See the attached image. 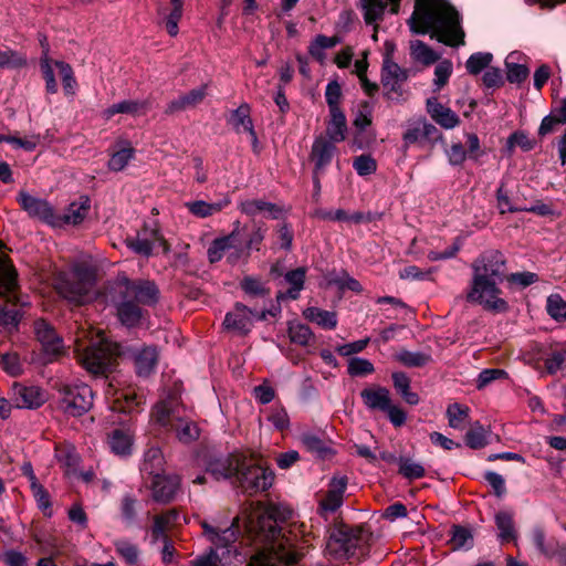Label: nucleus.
<instances>
[{
	"mask_svg": "<svg viewBox=\"0 0 566 566\" xmlns=\"http://www.w3.org/2000/svg\"><path fill=\"white\" fill-rule=\"evenodd\" d=\"M291 516L289 507L272 504L249 517L247 530L261 548L247 566H298L307 541L301 543L296 527L285 524Z\"/></svg>",
	"mask_w": 566,
	"mask_h": 566,
	"instance_id": "1",
	"label": "nucleus"
},
{
	"mask_svg": "<svg viewBox=\"0 0 566 566\" xmlns=\"http://www.w3.org/2000/svg\"><path fill=\"white\" fill-rule=\"evenodd\" d=\"M409 24L412 32L429 33L431 39L448 46L465 44L461 14L447 0H416Z\"/></svg>",
	"mask_w": 566,
	"mask_h": 566,
	"instance_id": "2",
	"label": "nucleus"
},
{
	"mask_svg": "<svg viewBox=\"0 0 566 566\" xmlns=\"http://www.w3.org/2000/svg\"><path fill=\"white\" fill-rule=\"evenodd\" d=\"M505 263L504 255L497 250L482 253L472 264L473 277L467 300L482 305L488 311H507V302L500 297L501 290L497 287L504 274Z\"/></svg>",
	"mask_w": 566,
	"mask_h": 566,
	"instance_id": "3",
	"label": "nucleus"
},
{
	"mask_svg": "<svg viewBox=\"0 0 566 566\" xmlns=\"http://www.w3.org/2000/svg\"><path fill=\"white\" fill-rule=\"evenodd\" d=\"M74 346L78 361L94 375L109 371L120 354L119 345L108 342L102 331H78Z\"/></svg>",
	"mask_w": 566,
	"mask_h": 566,
	"instance_id": "4",
	"label": "nucleus"
},
{
	"mask_svg": "<svg viewBox=\"0 0 566 566\" xmlns=\"http://www.w3.org/2000/svg\"><path fill=\"white\" fill-rule=\"evenodd\" d=\"M370 542L368 528L340 524L329 532L325 552L334 559H360L368 554Z\"/></svg>",
	"mask_w": 566,
	"mask_h": 566,
	"instance_id": "5",
	"label": "nucleus"
},
{
	"mask_svg": "<svg viewBox=\"0 0 566 566\" xmlns=\"http://www.w3.org/2000/svg\"><path fill=\"white\" fill-rule=\"evenodd\" d=\"M151 419L158 426L174 431L176 438L185 444L199 438L197 423L187 417L186 409L176 395L158 401L153 408Z\"/></svg>",
	"mask_w": 566,
	"mask_h": 566,
	"instance_id": "6",
	"label": "nucleus"
},
{
	"mask_svg": "<svg viewBox=\"0 0 566 566\" xmlns=\"http://www.w3.org/2000/svg\"><path fill=\"white\" fill-rule=\"evenodd\" d=\"M95 283L94 271L77 264L67 272H61L54 280V289L60 296L75 304H83L90 298Z\"/></svg>",
	"mask_w": 566,
	"mask_h": 566,
	"instance_id": "7",
	"label": "nucleus"
},
{
	"mask_svg": "<svg viewBox=\"0 0 566 566\" xmlns=\"http://www.w3.org/2000/svg\"><path fill=\"white\" fill-rule=\"evenodd\" d=\"M93 406V390L86 384H62L57 388L56 407L69 417H81Z\"/></svg>",
	"mask_w": 566,
	"mask_h": 566,
	"instance_id": "8",
	"label": "nucleus"
},
{
	"mask_svg": "<svg viewBox=\"0 0 566 566\" xmlns=\"http://www.w3.org/2000/svg\"><path fill=\"white\" fill-rule=\"evenodd\" d=\"M235 480L243 492L252 495L268 490L274 481V473L271 469L261 464H253L241 457V465Z\"/></svg>",
	"mask_w": 566,
	"mask_h": 566,
	"instance_id": "9",
	"label": "nucleus"
},
{
	"mask_svg": "<svg viewBox=\"0 0 566 566\" xmlns=\"http://www.w3.org/2000/svg\"><path fill=\"white\" fill-rule=\"evenodd\" d=\"M113 292L129 297L138 305H153L158 300V289L150 281H130L126 276H118Z\"/></svg>",
	"mask_w": 566,
	"mask_h": 566,
	"instance_id": "10",
	"label": "nucleus"
},
{
	"mask_svg": "<svg viewBox=\"0 0 566 566\" xmlns=\"http://www.w3.org/2000/svg\"><path fill=\"white\" fill-rule=\"evenodd\" d=\"M0 296L15 307L30 305L29 298L19 291L17 272L9 260L0 255Z\"/></svg>",
	"mask_w": 566,
	"mask_h": 566,
	"instance_id": "11",
	"label": "nucleus"
},
{
	"mask_svg": "<svg viewBox=\"0 0 566 566\" xmlns=\"http://www.w3.org/2000/svg\"><path fill=\"white\" fill-rule=\"evenodd\" d=\"M34 333L42 346L45 363H51L64 355L65 347L63 339L45 319L41 318L34 322Z\"/></svg>",
	"mask_w": 566,
	"mask_h": 566,
	"instance_id": "12",
	"label": "nucleus"
},
{
	"mask_svg": "<svg viewBox=\"0 0 566 566\" xmlns=\"http://www.w3.org/2000/svg\"><path fill=\"white\" fill-rule=\"evenodd\" d=\"M18 202L30 217L38 218L52 227H61L59 214L54 212V209L46 200L33 197L25 191H20Z\"/></svg>",
	"mask_w": 566,
	"mask_h": 566,
	"instance_id": "13",
	"label": "nucleus"
},
{
	"mask_svg": "<svg viewBox=\"0 0 566 566\" xmlns=\"http://www.w3.org/2000/svg\"><path fill=\"white\" fill-rule=\"evenodd\" d=\"M106 398L113 411L132 413L143 403V396L137 395L135 389H115L111 382L106 391Z\"/></svg>",
	"mask_w": 566,
	"mask_h": 566,
	"instance_id": "14",
	"label": "nucleus"
},
{
	"mask_svg": "<svg viewBox=\"0 0 566 566\" xmlns=\"http://www.w3.org/2000/svg\"><path fill=\"white\" fill-rule=\"evenodd\" d=\"M439 137L438 128L424 118H418L407 124L402 135L403 148L426 142H433Z\"/></svg>",
	"mask_w": 566,
	"mask_h": 566,
	"instance_id": "15",
	"label": "nucleus"
},
{
	"mask_svg": "<svg viewBox=\"0 0 566 566\" xmlns=\"http://www.w3.org/2000/svg\"><path fill=\"white\" fill-rule=\"evenodd\" d=\"M408 78V71L401 69L394 61L386 59L381 70V83L385 94L389 99H395L401 95V85Z\"/></svg>",
	"mask_w": 566,
	"mask_h": 566,
	"instance_id": "16",
	"label": "nucleus"
},
{
	"mask_svg": "<svg viewBox=\"0 0 566 566\" xmlns=\"http://www.w3.org/2000/svg\"><path fill=\"white\" fill-rule=\"evenodd\" d=\"M202 528L209 542L214 546L213 549L227 548V553L230 554V548L239 535V517H234L232 524L226 528L213 527L206 522L202 523Z\"/></svg>",
	"mask_w": 566,
	"mask_h": 566,
	"instance_id": "17",
	"label": "nucleus"
},
{
	"mask_svg": "<svg viewBox=\"0 0 566 566\" xmlns=\"http://www.w3.org/2000/svg\"><path fill=\"white\" fill-rule=\"evenodd\" d=\"M256 314L243 304L238 303L233 311L226 315L223 325L226 329L239 335H247L253 325Z\"/></svg>",
	"mask_w": 566,
	"mask_h": 566,
	"instance_id": "18",
	"label": "nucleus"
},
{
	"mask_svg": "<svg viewBox=\"0 0 566 566\" xmlns=\"http://www.w3.org/2000/svg\"><path fill=\"white\" fill-rule=\"evenodd\" d=\"M241 465L240 454H229L223 458L212 459L208 462L206 472L214 480L235 478Z\"/></svg>",
	"mask_w": 566,
	"mask_h": 566,
	"instance_id": "19",
	"label": "nucleus"
},
{
	"mask_svg": "<svg viewBox=\"0 0 566 566\" xmlns=\"http://www.w3.org/2000/svg\"><path fill=\"white\" fill-rule=\"evenodd\" d=\"M400 0H360L359 6L363 10L364 20L367 24L375 25L384 19L386 8L390 6V12L396 14L399 10Z\"/></svg>",
	"mask_w": 566,
	"mask_h": 566,
	"instance_id": "20",
	"label": "nucleus"
},
{
	"mask_svg": "<svg viewBox=\"0 0 566 566\" xmlns=\"http://www.w3.org/2000/svg\"><path fill=\"white\" fill-rule=\"evenodd\" d=\"M112 300L116 303L117 316L123 325L133 327L139 324L143 317L140 305L129 297H124V295H117L116 293H114Z\"/></svg>",
	"mask_w": 566,
	"mask_h": 566,
	"instance_id": "21",
	"label": "nucleus"
},
{
	"mask_svg": "<svg viewBox=\"0 0 566 566\" xmlns=\"http://www.w3.org/2000/svg\"><path fill=\"white\" fill-rule=\"evenodd\" d=\"M14 402L18 408L35 409L45 401L44 392L35 386H22L15 384L13 386Z\"/></svg>",
	"mask_w": 566,
	"mask_h": 566,
	"instance_id": "22",
	"label": "nucleus"
},
{
	"mask_svg": "<svg viewBox=\"0 0 566 566\" xmlns=\"http://www.w3.org/2000/svg\"><path fill=\"white\" fill-rule=\"evenodd\" d=\"M178 486L179 478L176 475L161 474L150 481L153 496L158 502H169L175 496Z\"/></svg>",
	"mask_w": 566,
	"mask_h": 566,
	"instance_id": "23",
	"label": "nucleus"
},
{
	"mask_svg": "<svg viewBox=\"0 0 566 566\" xmlns=\"http://www.w3.org/2000/svg\"><path fill=\"white\" fill-rule=\"evenodd\" d=\"M360 398L369 410L382 411L391 402L390 391L386 387L373 386L360 391Z\"/></svg>",
	"mask_w": 566,
	"mask_h": 566,
	"instance_id": "24",
	"label": "nucleus"
},
{
	"mask_svg": "<svg viewBox=\"0 0 566 566\" xmlns=\"http://www.w3.org/2000/svg\"><path fill=\"white\" fill-rule=\"evenodd\" d=\"M427 111L432 119L446 129H452L460 123L459 116L451 108L439 103L437 98L427 101Z\"/></svg>",
	"mask_w": 566,
	"mask_h": 566,
	"instance_id": "25",
	"label": "nucleus"
},
{
	"mask_svg": "<svg viewBox=\"0 0 566 566\" xmlns=\"http://www.w3.org/2000/svg\"><path fill=\"white\" fill-rule=\"evenodd\" d=\"M346 486V478L332 479L326 495L319 501L321 510L324 512H335L343 504Z\"/></svg>",
	"mask_w": 566,
	"mask_h": 566,
	"instance_id": "26",
	"label": "nucleus"
},
{
	"mask_svg": "<svg viewBox=\"0 0 566 566\" xmlns=\"http://www.w3.org/2000/svg\"><path fill=\"white\" fill-rule=\"evenodd\" d=\"M334 144L322 136L314 140L311 158L315 163V175L331 164L336 149Z\"/></svg>",
	"mask_w": 566,
	"mask_h": 566,
	"instance_id": "27",
	"label": "nucleus"
},
{
	"mask_svg": "<svg viewBox=\"0 0 566 566\" xmlns=\"http://www.w3.org/2000/svg\"><path fill=\"white\" fill-rule=\"evenodd\" d=\"M111 451L118 457H127L132 453L134 438L129 429H114L107 438Z\"/></svg>",
	"mask_w": 566,
	"mask_h": 566,
	"instance_id": "28",
	"label": "nucleus"
},
{
	"mask_svg": "<svg viewBox=\"0 0 566 566\" xmlns=\"http://www.w3.org/2000/svg\"><path fill=\"white\" fill-rule=\"evenodd\" d=\"M229 123L235 132L248 133L254 145L258 143L256 133L250 117V106L248 104H241L237 109L232 111Z\"/></svg>",
	"mask_w": 566,
	"mask_h": 566,
	"instance_id": "29",
	"label": "nucleus"
},
{
	"mask_svg": "<svg viewBox=\"0 0 566 566\" xmlns=\"http://www.w3.org/2000/svg\"><path fill=\"white\" fill-rule=\"evenodd\" d=\"M140 471L150 479L165 474V459L159 448L150 447L146 450Z\"/></svg>",
	"mask_w": 566,
	"mask_h": 566,
	"instance_id": "30",
	"label": "nucleus"
},
{
	"mask_svg": "<svg viewBox=\"0 0 566 566\" xmlns=\"http://www.w3.org/2000/svg\"><path fill=\"white\" fill-rule=\"evenodd\" d=\"M306 271L304 268H297L295 270L289 271L284 275V281L289 284V289L285 293H280L277 295V300H297L301 291L304 287Z\"/></svg>",
	"mask_w": 566,
	"mask_h": 566,
	"instance_id": "31",
	"label": "nucleus"
},
{
	"mask_svg": "<svg viewBox=\"0 0 566 566\" xmlns=\"http://www.w3.org/2000/svg\"><path fill=\"white\" fill-rule=\"evenodd\" d=\"M118 149L112 153L107 167L112 171H122L135 156V149L127 140L117 144Z\"/></svg>",
	"mask_w": 566,
	"mask_h": 566,
	"instance_id": "32",
	"label": "nucleus"
},
{
	"mask_svg": "<svg viewBox=\"0 0 566 566\" xmlns=\"http://www.w3.org/2000/svg\"><path fill=\"white\" fill-rule=\"evenodd\" d=\"M156 242L163 244L165 247V250L167 249V243L158 230L151 231V238H140L138 235L135 239H130L127 241V245L135 253L144 256H149L153 252V248Z\"/></svg>",
	"mask_w": 566,
	"mask_h": 566,
	"instance_id": "33",
	"label": "nucleus"
},
{
	"mask_svg": "<svg viewBox=\"0 0 566 566\" xmlns=\"http://www.w3.org/2000/svg\"><path fill=\"white\" fill-rule=\"evenodd\" d=\"M239 209L242 213L250 217H254L262 212H268L273 218H277V214L281 212L276 205L260 199L244 200L240 202Z\"/></svg>",
	"mask_w": 566,
	"mask_h": 566,
	"instance_id": "34",
	"label": "nucleus"
},
{
	"mask_svg": "<svg viewBox=\"0 0 566 566\" xmlns=\"http://www.w3.org/2000/svg\"><path fill=\"white\" fill-rule=\"evenodd\" d=\"M230 205V199L224 198L218 202H206L203 200H197L187 202L186 207L187 209L196 217L198 218H207L210 217L217 212H220L222 209L228 207Z\"/></svg>",
	"mask_w": 566,
	"mask_h": 566,
	"instance_id": "35",
	"label": "nucleus"
},
{
	"mask_svg": "<svg viewBox=\"0 0 566 566\" xmlns=\"http://www.w3.org/2000/svg\"><path fill=\"white\" fill-rule=\"evenodd\" d=\"M303 316L310 322L316 323L324 329H334L337 326V316L335 312L322 310L318 307H307Z\"/></svg>",
	"mask_w": 566,
	"mask_h": 566,
	"instance_id": "36",
	"label": "nucleus"
},
{
	"mask_svg": "<svg viewBox=\"0 0 566 566\" xmlns=\"http://www.w3.org/2000/svg\"><path fill=\"white\" fill-rule=\"evenodd\" d=\"M157 352L155 348L146 347L135 355V368L138 376L147 377L157 364Z\"/></svg>",
	"mask_w": 566,
	"mask_h": 566,
	"instance_id": "37",
	"label": "nucleus"
},
{
	"mask_svg": "<svg viewBox=\"0 0 566 566\" xmlns=\"http://www.w3.org/2000/svg\"><path fill=\"white\" fill-rule=\"evenodd\" d=\"M410 55L423 65H431L440 60V54L421 40L410 42Z\"/></svg>",
	"mask_w": 566,
	"mask_h": 566,
	"instance_id": "38",
	"label": "nucleus"
},
{
	"mask_svg": "<svg viewBox=\"0 0 566 566\" xmlns=\"http://www.w3.org/2000/svg\"><path fill=\"white\" fill-rule=\"evenodd\" d=\"M171 9L166 14L164 8L158 9V13L165 15V25L170 36H176L179 32L178 23L184 13V0H169Z\"/></svg>",
	"mask_w": 566,
	"mask_h": 566,
	"instance_id": "39",
	"label": "nucleus"
},
{
	"mask_svg": "<svg viewBox=\"0 0 566 566\" xmlns=\"http://www.w3.org/2000/svg\"><path fill=\"white\" fill-rule=\"evenodd\" d=\"M331 119L327 124L326 134L331 142L339 143L346 137V117L343 111L329 112Z\"/></svg>",
	"mask_w": 566,
	"mask_h": 566,
	"instance_id": "40",
	"label": "nucleus"
},
{
	"mask_svg": "<svg viewBox=\"0 0 566 566\" xmlns=\"http://www.w3.org/2000/svg\"><path fill=\"white\" fill-rule=\"evenodd\" d=\"M90 210V200L87 198L81 199L78 202H72L66 212L59 214L61 227L63 224H78L81 223Z\"/></svg>",
	"mask_w": 566,
	"mask_h": 566,
	"instance_id": "41",
	"label": "nucleus"
},
{
	"mask_svg": "<svg viewBox=\"0 0 566 566\" xmlns=\"http://www.w3.org/2000/svg\"><path fill=\"white\" fill-rule=\"evenodd\" d=\"M146 109V102L125 99L113 104L103 112V117L108 120L116 114L138 115Z\"/></svg>",
	"mask_w": 566,
	"mask_h": 566,
	"instance_id": "42",
	"label": "nucleus"
},
{
	"mask_svg": "<svg viewBox=\"0 0 566 566\" xmlns=\"http://www.w3.org/2000/svg\"><path fill=\"white\" fill-rule=\"evenodd\" d=\"M394 358L401 365L409 368L423 367L432 360L430 354L422 352H410L407 349L399 350L395 354Z\"/></svg>",
	"mask_w": 566,
	"mask_h": 566,
	"instance_id": "43",
	"label": "nucleus"
},
{
	"mask_svg": "<svg viewBox=\"0 0 566 566\" xmlns=\"http://www.w3.org/2000/svg\"><path fill=\"white\" fill-rule=\"evenodd\" d=\"M301 442L307 451L321 458H326L332 453L328 442L314 433L302 434Z\"/></svg>",
	"mask_w": 566,
	"mask_h": 566,
	"instance_id": "44",
	"label": "nucleus"
},
{
	"mask_svg": "<svg viewBox=\"0 0 566 566\" xmlns=\"http://www.w3.org/2000/svg\"><path fill=\"white\" fill-rule=\"evenodd\" d=\"M506 80L510 83L520 84L525 81L530 74V70L524 64L515 62V53H511L505 60Z\"/></svg>",
	"mask_w": 566,
	"mask_h": 566,
	"instance_id": "45",
	"label": "nucleus"
},
{
	"mask_svg": "<svg viewBox=\"0 0 566 566\" xmlns=\"http://www.w3.org/2000/svg\"><path fill=\"white\" fill-rule=\"evenodd\" d=\"M338 43L337 38L319 34L311 42L308 53L318 62L325 60V50L334 48Z\"/></svg>",
	"mask_w": 566,
	"mask_h": 566,
	"instance_id": "46",
	"label": "nucleus"
},
{
	"mask_svg": "<svg viewBox=\"0 0 566 566\" xmlns=\"http://www.w3.org/2000/svg\"><path fill=\"white\" fill-rule=\"evenodd\" d=\"M399 474L408 480H418L426 475V469L419 462L413 461L411 458L400 457L398 459Z\"/></svg>",
	"mask_w": 566,
	"mask_h": 566,
	"instance_id": "47",
	"label": "nucleus"
},
{
	"mask_svg": "<svg viewBox=\"0 0 566 566\" xmlns=\"http://www.w3.org/2000/svg\"><path fill=\"white\" fill-rule=\"evenodd\" d=\"M230 235H234V242L231 244V247H229L227 251V261L228 263L234 265L240 260H247L250 253L242 243L238 224L230 233Z\"/></svg>",
	"mask_w": 566,
	"mask_h": 566,
	"instance_id": "48",
	"label": "nucleus"
},
{
	"mask_svg": "<svg viewBox=\"0 0 566 566\" xmlns=\"http://www.w3.org/2000/svg\"><path fill=\"white\" fill-rule=\"evenodd\" d=\"M178 513L176 511H169L154 517V525L151 527V536L154 541L164 539L166 530L175 523Z\"/></svg>",
	"mask_w": 566,
	"mask_h": 566,
	"instance_id": "49",
	"label": "nucleus"
},
{
	"mask_svg": "<svg viewBox=\"0 0 566 566\" xmlns=\"http://www.w3.org/2000/svg\"><path fill=\"white\" fill-rule=\"evenodd\" d=\"M234 235H224L214 239L208 248L207 255L210 263L219 262L223 255H227L229 247L234 242Z\"/></svg>",
	"mask_w": 566,
	"mask_h": 566,
	"instance_id": "50",
	"label": "nucleus"
},
{
	"mask_svg": "<svg viewBox=\"0 0 566 566\" xmlns=\"http://www.w3.org/2000/svg\"><path fill=\"white\" fill-rule=\"evenodd\" d=\"M289 337L292 343L300 346H308L314 340V334L311 328L301 323H290Z\"/></svg>",
	"mask_w": 566,
	"mask_h": 566,
	"instance_id": "51",
	"label": "nucleus"
},
{
	"mask_svg": "<svg viewBox=\"0 0 566 566\" xmlns=\"http://www.w3.org/2000/svg\"><path fill=\"white\" fill-rule=\"evenodd\" d=\"M495 524L500 531V537L503 542L514 539L515 530L513 514L507 511H501L495 515Z\"/></svg>",
	"mask_w": 566,
	"mask_h": 566,
	"instance_id": "52",
	"label": "nucleus"
},
{
	"mask_svg": "<svg viewBox=\"0 0 566 566\" xmlns=\"http://www.w3.org/2000/svg\"><path fill=\"white\" fill-rule=\"evenodd\" d=\"M470 409L460 403H451L447 408V418L449 426L453 429H463L467 419L469 418Z\"/></svg>",
	"mask_w": 566,
	"mask_h": 566,
	"instance_id": "53",
	"label": "nucleus"
},
{
	"mask_svg": "<svg viewBox=\"0 0 566 566\" xmlns=\"http://www.w3.org/2000/svg\"><path fill=\"white\" fill-rule=\"evenodd\" d=\"M23 316L20 308L6 310L0 305V331L12 332L18 328V325Z\"/></svg>",
	"mask_w": 566,
	"mask_h": 566,
	"instance_id": "54",
	"label": "nucleus"
},
{
	"mask_svg": "<svg viewBox=\"0 0 566 566\" xmlns=\"http://www.w3.org/2000/svg\"><path fill=\"white\" fill-rule=\"evenodd\" d=\"M27 65V56L12 49L0 50V69H20Z\"/></svg>",
	"mask_w": 566,
	"mask_h": 566,
	"instance_id": "55",
	"label": "nucleus"
},
{
	"mask_svg": "<svg viewBox=\"0 0 566 566\" xmlns=\"http://www.w3.org/2000/svg\"><path fill=\"white\" fill-rule=\"evenodd\" d=\"M493 60V55L489 52H478L472 54L465 63V67L470 74L476 75L486 69Z\"/></svg>",
	"mask_w": 566,
	"mask_h": 566,
	"instance_id": "56",
	"label": "nucleus"
},
{
	"mask_svg": "<svg viewBox=\"0 0 566 566\" xmlns=\"http://www.w3.org/2000/svg\"><path fill=\"white\" fill-rule=\"evenodd\" d=\"M546 310L548 315L555 321H566V301L560 295H549L546 302Z\"/></svg>",
	"mask_w": 566,
	"mask_h": 566,
	"instance_id": "57",
	"label": "nucleus"
},
{
	"mask_svg": "<svg viewBox=\"0 0 566 566\" xmlns=\"http://www.w3.org/2000/svg\"><path fill=\"white\" fill-rule=\"evenodd\" d=\"M55 66L59 69L62 77L63 88L66 95H73L76 88V80L73 70L69 63L63 61H55Z\"/></svg>",
	"mask_w": 566,
	"mask_h": 566,
	"instance_id": "58",
	"label": "nucleus"
},
{
	"mask_svg": "<svg viewBox=\"0 0 566 566\" xmlns=\"http://www.w3.org/2000/svg\"><path fill=\"white\" fill-rule=\"evenodd\" d=\"M117 554L129 565H135L138 560L139 551L137 546L126 539H118L114 543Z\"/></svg>",
	"mask_w": 566,
	"mask_h": 566,
	"instance_id": "59",
	"label": "nucleus"
},
{
	"mask_svg": "<svg viewBox=\"0 0 566 566\" xmlns=\"http://www.w3.org/2000/svg\"><path fill=\"white\" fill-rule=\"evenodd\" d=\"M465 443L471 449H481L486 443V431L480 424L472 427L465 434Z\"/></svg>",
	"mask_w": 566,
	"mask_h": 566,
	"instance_id": "60",
	"label": "nucleus"
},
{
	"mask_svg": "<svg viewBox=\"0 0 566 566\" xmlns=\"http://www.w3.org/2000/svg\"><path fill=\"white\" fill-rule=\"evenodd\" d=\"M325 98L329 107V112L342 111L339 108L342 87L338 82L332 81L327 84L325 90Z\"/></svg>",
	"mask_w": 566,
	"mask_h": 566,
	"instance_id": "61",
	"label": "nucleus"
},
{
	"mask_svg": "<svg viewBox=\"0 0 566 566\" xmlns=\"http://www.w3.org/2000/svg\"><path fill=\"white\" fill-rule=\"evenodd\" d=\"M374 365L365 358L355 357L348 361V374L350 376H366L373 374Z\"/></svg>",
	"mask_w": 566,
	"mask_h": 566,
	"instance_id": "62",
	"label": "nucleus"
},
{
	"mask_svg": "<svg viewBox=\"0 0 566 566\" xmlns=\"http://www.w3.org/2000/svg\"><path fill=\"white\" fill-rule=\"evenodd\" d=\"M472 534L470 530L462 526H454L452 530L451 544L453 548H464L472 545Z\"/></svg>",
	"mask_w": 566,
	"mask_h": 566,
	"instance_id": "63",
	"label": "nucleus"
},
{
	"mask_svg": "<svg viewBox=\"0 0 566 566\" xmlns=\"http://www.w3.org/2000/svg\"><path fill=\"white\" fill-rule=\"evenodd\" d=\"M564 367H566V352L564 350L554 352L545 359V368L549 375L563 370Z\"/></svg>",
	"mask_w": 566,
	"mask_h": 566,
	"instance_id": "64",
	"label": "nucleus"
}]
</instances>
